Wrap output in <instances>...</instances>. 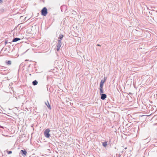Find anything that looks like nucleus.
Masks as SVG:
<instances>
[{
	"label": "nucleus",
	"mask_w": 157,
	"mask_h": 157,
	"mask_svg": "<svg viewBox=\"0 0 157 157\" xmlns=\"http://www.w3.org/2000/svg\"><path fill=\"white\" fill-rule=\"evenodd\" d=\"M104 83V82H103V80L102 79L101 80L100 84L99 87L100 93V94L104 93L103 90Z\"/></svg>",
	"instance_id": "nucleus-1"
},
{
	"label": "nucleus",
	"mask_w": 157,
	"mask_h": 157,
	"mask_svg": "<svg viewBox=\"0 0 157 157\" xmlns=\"http://www.w3.org/2000/svg\"><path fill=\"white\" fill-rule=\"evenodd\" d=\"M50 130L49 128L46 129L44 132V134L45 136L47 138L50 137V134H49Z\"/></svg>",
	"instance_id": "nucleus-2"
},
{
	"label": "nucleus",
	"mask_w": 157,
	"mask_h": 157,
	"mask_svg": "<svg viewBox=\"0 0 157 157\" xmlns=\"http://www.w3.org/2000/svg\"><path fill=\"white\" fill-rule=\"evenodd\" d=\"M41 15L44 16H46L47 13V9L46 7H44L41 10Z\"/></svg>",
	"instance_id": "nucleus-3"
},
{
	"label": "nucleus",
	"mask_w": 157,
	"mask_h": 157,
	"mask_svg": "<svg viewBox=\"0 0 157 157\" xmlns=\"http://www.w3.org/2000/svg\"><path fill=\"white\" fill-rule=\"evenodd\" d=\"M58 43L56 45L57 48L56 49L57 51H58L59 50L62 45V43L61 41H60V40H58Z\"/></svg>",
	"instance_id": "nucleus-4"
},
{
	"label": "nucleus",
	"mask_w": 157,
	"mask_h": 157,
	"mask_svg": "<svg viewBox=\"0 0 157 157\" xmlns=\"http://www.w3.org/2000/svg\"><path fill=\"white\" fill-rule=\"evenodd\" d=\"M100 95H101V98L102 100H104L107 97V96L106 94L103 93H101V94H100Z\"/></svg>",
	"instance_id": "nucleus-5"
},
{
	"label": "nucleus",
	"mask_w": 157,
	"mask_h": 157,
	"mask_svg": "<svg viewBox=\"0 0 157 157\" xmlns=\"http://www.w3.org/2000/svg\"><path fill=\"white\" fill-rule=\"evenodd\" d=\"M20 153L23 156H25L27 154V152L25 150H21L20 151Z\"/></svg>",
	"instance_id": "nucleus-6"
},
{
	"label": "nucleus",
	"mask_w": 157,
	"mask_h": 157,
	"mask_svg": "<svg viewBox=\"0 0 157 157\" xmlns=\"http://www.w3.org/2000/svg\"><path fill=\"white\" fill-rule=\"evenodd\" d=\"M45 104L46 105V106H47V107L49 109H51V106L49 104V102L48 101H47V102H45Z\"/></svg>",
	"instance_id": "nucleus-7"
},
{
	"label": "nucleus",
	"mask_w": 157,
	"mask_h": 157,
	"mask_svg": "<svg viewBox=\"0 0 157 157\" xmlns=\"http://www.w3.org/2000/svg\"><path fill=\"white\" fill-rule=\"evenodd\" d=\"M21 39L19 38H14L12 41V42H17L18 40H20Z\"/></svg>",
	"instance_id": "nucleus-8"
},
{
	"label": "nucleus",
	"mask_w": 157,
	"mask_h": 157,
	"mask_svg": "<svg viewBox=\"0 0 157 157\" xmlns=\"http://www.w3.org/2000/svg\"><path fill=\"white\" fill-rule=\"evenodd\" d=\"M63 37V35L62 34H60L58 40H60V41H61V40L62 39Z\"/></svg>",
	"instance_id": "nucleus-9"
},
{
	"label": "nucleus",
	"mask_w": 157,
	"mask_h": 157,
	"mask_svg": "<svg viewBox=\"0 0 157 157\" xmlns=\"http://www.w3.org/2000/svg\"><path fill=\"white\" fill-rule=\"evenodd\" d=\"M5 62L6 64L8 65H10L11 64V61L9 60L7 61V60L5 61Z\"/></svg>",
	"instance_id": "nucleus-10"
},
{
	"label": "nucleus",
	"mask_w": 157,
	"mask_h": 157,
	"mask_svg": "<svg viewBox=\"0 0 157 157\" xmlns=\"http://www.w3.org/2000/svg\"><path fill=\"white\" fill-rule=\"evenodd\" d=\"M32 83L33 85L35 86L37 84L38 82L36 80H35Z\"/></svg>",
	"instance_id": "nucleus-11"
},
{
	"label": "nucleus",
	"mask_w": 157,
	"mask_h": 157,
	"mask_svg": "<svg viewBox=\"0 0 157 157\" xmlns=\"http://www.w3.org/2000/svg\"><path fill=\"white\" fill-rule=\"evenodd\" d=\"M107 142H104L102 143V145L104 147H106L107 145Z\"/></svg>",
	"instance_id": "nucleus-12"
},
{
	"label": "nucleus",
	"mask_w": 157,
	"mask_h": 157,
	"mask_svg": "<svg viewBox=\"0 0 157 157\" xmlns=\"http://www.w3.org/2000/svg\"><path fill=\"white\" fill-rule=\"evenodd\" d=\"M106 78L105 77H104V80H103V82H105L106 80Z\"/></svg>",
	"instance_id": "nucleus-13"
},
{
	"label": "nucleus",
	"mask_w": 157,
	"mask_h": 157,
	"mask_svg": "<svg viewBox=\"0 0 157 157\" xmlns=\"http://www.w3.org/2000/svg\"><path fill=\"white\" fill-rule=\"evenodd\" d=\"M12 153V152L11 151H8V154H10Z\"/></svg>",
	"instance_id": "nucleus-14"
},
{
	"label": "nucleus",
	"mask_w": 157,
	"mask_h": 157,
	"mask_svg": "<svg viewBox=\"0 0 157 157\" xmlns=\"http://www.w3.org/2000/svg\"><path fill=\"white\" fill-rule=\"evenodd\" d=\"M129 94L132 95V93H130H130H129Z\"/></svg>",
	"instance_id": "nucleus-15"
},
{
	"label": "nucleus",
	"mask_w": 157,
	"mask_h": 157,
	"mask_svg": "<svg viewBox=\"0 0 157 157\" xmlns=\"http://www.w3.org/2000/svg\"><path fill=\"white\" fill-rule=\"evenodd\" d=\"M7 41H5V44H6L7 43Z\"/></svg>",
	"instance_id": "nucleus-16"
},
{
	"label": "nucleus",
	"mask_w": 157,
	"mask_h": 157,
	"mask_svg": "<svg viewBox=\"0 0 157 157\" xmlns=\"http://www.w3.org/2000/svg\"><path fill=\"white\" fill-rule=\"evenodd\" d=\"M97 46H101V45H100L99 44H97Z\"/></svg>",
	"instance_id": "nucleus-17"
},
{
	"label": "nucleus",
	"mask_w": 157,
	"mask_h": 157,
	"mask_svg": "<svg viewBox=\"0 0 157 157\" xmlns=\"http://www.w3.org/2000/svg\"><path fill=\"white\" fill-rule=\"evenodd\" d=\"M2 0H0V3H1L2 2Z\"/></svg>",
	"instance_id": "nucleus-18"
},
{
	"label": "nucleus",
	"mask_w": 157,
	"mask_h": 157,
	"mask_svg": "<svg viewBox=\"0 0 157 157\" xmlns=\"http://www.w3.org/2000/svg\"><path fill=\"white\" fill-rule=\"evenodd\" d=\"M1 128H3V127H1Z\"/></svg>",
	"instance_id": "nucleus-19"
}]
</instances>
